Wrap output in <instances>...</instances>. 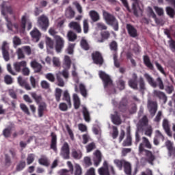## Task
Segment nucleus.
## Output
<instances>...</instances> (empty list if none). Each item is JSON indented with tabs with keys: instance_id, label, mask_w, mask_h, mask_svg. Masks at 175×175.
Wrapping results in <instances>:
<instances>
[{
	"instance_id": "1",
	"label": "nucleus",
	"mask_w": 175,
	"mask_h": 175,
	"mask_svg": "<svg viewBox=\"0 0 175 175\" xmlns=\"http://www.w3.org/2000/svg\"><path fill=\"white\" fill-rule=\"evenodd\" d=\"M55 44H54V41L51 38L46 37V44L47 50H53V49L55 48V51L57 53H61L65 44V41L64 40V38H62V37L59 36H55Z\"/></svg>"
},
{
	"instance_id": "2",
	"label": "nucleus",
	"mask_w": 175,
	"mask_h": 175,
	"mask_svg": "<svg viewBox=\"0 0 175 175\" xmlns=\"http://www.w3.org/2000/svg\"><path fill=\"white\" fill-rule=\"evenodd\" d=\"M13 13V9L12 6L8 2H3L1 5V14L5 16V18L7 21V27L10 31H17L18 29V26L17 25H12V22L6 17L8 14H12Z\"/></svg>"
},
{
	"instance_id": "3",
	"label": "nucleus",
	"mask_w": 175,
	"mask_h": 175,
	"mask_svg": "<svg viewBox=\"0 0 175 175\" xmlns=\"http://www.w3.org/2000/svg\"><path fill=\"white\" fill-rule=\"evenodd\" d=\"M103 17L109 25H111L115 31H118V22L116 18L106 11H103Z\"/></svg>"
},
{
	"instance_id": "4",
	"label": "nucleus",
	"mask_w": 175,
	"mask_h": 175,
	"mask_svg": "<svg viewBox=\"0 0 175 175\" xmlns=\"http://www.w3.org/2000/svg\"><path fill=\"white\" fill-rule=\"evenodd\" d=\"M98 174L100 175H110L115 174L114 168L111 165H107V161H104L103 166L98 169Z\"/></svg>"
},
{
	"instance_id": "5",
	"label": "nucleus",
	"mask_w": 175,
	"mask_h": 175,
	"mask_svg": "<svg viewBox=\"0 0 175 175\" xmlns=\"http://www.w3.org/2000/svg\"><path fill=\"white\" fill-rule=\"evenodd\" d=\"M114 163L116 166L121 170L122 169V165L124 166V172L126 174L129 175L131 174V164L124 160H114Z\"/></svg>"
},
{
	"instance_id": "6",
	"label": "nucleus",
	"mask_w": 175,
	"mask_h": 175,
	"mask_svg": "<svg viewBox=\"0 0 175 175\" xmlns=\"http://www.w3.org/2000/svg\"><path fill=\"white\" fill-rule=\"evenodd\" d=\"M68 69H65L61 72H59L58 73L56 74V77L57 80V85L59 87H64L65 85V82H64V79L61 78V75L64 77V79H68L69 78V71H68Z\"/></svg>"
},
{
	"instance_id": "7",
	"label": "nucleus",
	"mask_w": 175,
	"mask_h": 175,
	"mask_svg": "<svg viewBox=\"0 0 175 175\" xmlns=\"http://www.w3.org/2000/svg\"><path fill=\"white\" fill-rule=\"evenodd\" d=\"M38 25L42 31H47L49 28V18L44 15H42L38 19Z\"/></svg>"
},
{
	"instance_id": "8",
	"label": "nucleus",
	"mask_w": 175,
	"mask_h": 175,
	"mask_svg": "<svg viewBox=\"0 0 175 175\" xmlns=\"http://www.w3.org/2000/svg\"><path fill=\"white\" fill-rule=\"evenodd\" d=\"M100 78L103 80L104 87L105 88H107V87H110L112 84L111 79H110V77L106 74V72L103 71H99L98 73Z\"/></svg>"
},
{
	"instance_id": "9",
	"label": "nucleus",
	"mask_w": 175,
	"mask_h": 175,
	"mask_svg": "<svg viewBox=\"0 0 175 175\" xmlns=\"http://www.w3.org/2000/svg\"><path fill=\"white\" fill-rule=\"evenodd\" d=\"M67 165L70 169V172L71 173H73L75 175H81L82 174V170L81 167L79 164H75L74 167L73 165H72V163L70 161L67 162Z\"/></svg>"
},
{
	"instance_id": "10",
	"label": "nucleus",
	"mask_w": 175,
	"mask_h": 175,
	"mask_svg": "<svg viewBox=\"0 0 175 175\" xmlns=\"http://www.w3.org/2000/svg\"><path fill=\"white\" fill-rule=\"evenodd\" d=\"M21 27L23 29H25V27H27V29L29 30L32 28V23L29 18H27L26 15H24L21 19Z\"/></svg>"
},
{
	"instance_id": "11",
	"label": "nucleus",
	"mask_w": 175,
	"mask_h": 175,
	"mask_svg": "<svg viewBox=\"0 0 175 175\" xmlns=\"http://www.w3.org/2000/svg\"><path fill=\"white\" fill-rule=\"evenodd\" d=\"M93 162L94 166H99V164L102 162V153H100V151L96 150L94 153Z\"/></svg>"
},
{
	"instance_id": "12",
	"label": "nucleus",
	"mask_w": 175,
	"mask_h": 175,
	"mask_svg": "<svg viewBox=\"0 0 175 175\" xmlns=\"http://www.w3.org/2000/svg\"><path fill=\"white\" fill-rule=\"evenodd\" d=\"M8 49H9V45L6 42V41H4L2 44V53H3V57L5 59V61L8 62L10 59L9 57V52H8Z\"/></svg>"
},
{
	"instance_id": "13",
	"label": "nucleus",
	"mask_w": 175,
	"mask_h": 175,
	"mask_svg": "<svg viewBox=\"0 0 175 175\" xmlns=\"http://www.w3.org/2000/svg\"><path fill=\"white\" fill-rule=\"evenodd\" d=\"M92 59L94 64L97 65H102L103 64V58L99 52H95L92 54Z\"/></svg>"
},
{
	"instance_id": "14",
	"label": "nucleus",
	"mask_w": 175,
	"mask_h": 175,
	"mask_svg": "<svg viewBox=\"0 0 175 175\" xmlns=\"http://www.w3.org/2000/svg\"><path fill=\"white\" fill-rule=\"evenodd\" d=\"M139 152H144V154H146V157L148 158V160L152 163V161H154L155 159V157L154 155H152V153L151 152L145 150L144 148H143V144H140L139 147Z\"/></svg>"
},
{
	"instance_id": "15",
	"label": "nucleus",
	"mask_w": 175,
	"mask_h": 175,
	"mask_svg": "<svg viewBox=\"0 0 175 175\" xmlns=\"http://www.w3.org/2000/svg\"><path fill=\"white\" fill-rule=\"evenodd\" d=\"M61 155L64 159H69V145L65 143L62 148Z\"/></svg>"
},
{
	"instance_id": "16",
	"label": "nucleus",
	"mask_w": 175,
	"mask_h": 175,
	"mask_svg": "<svg viewBox=\"0 0 175 175\" xmlns=\"http://www.w3.org/2000/svg\"><path fill=\"white\" fill-rule=\"evenodd\" d=\"M133 10L134 12L135 16H142V13H143V10L140 8V5H139V1L133 3Z\"/></svg>"
},
{
	"instance_id": "17",
	"label": "nucleus",
	"mask_w": 175,
	"mask_h": 175,
	"mask_svg": "<svg viewBox=\"0 0 175 175\" xmlns=\"http://www.w3.org/2000/svg\"><path fill=\"white\" fill-rule=\"evenodd\" d=\"M157 103L156 102H148V109L152 116H154L157 113Z\"/></svg>"
},
{
	"instance_id": "18",
	"label": "nucleus",
	"mask_w": 175,
	"mask_h": 175,
	"mask_svg": "<svg viewBox=\"0 0 175 175\" xmlns=\"http://www.w3.org/2000/svg\"><path fill=\"white\" fill-rule=\"evenodd\" d=\"M165 146L169 151L170 157H175V148L173 147V144L170 141H167Z\"/></svg>"
},
{
	"instance_id": "19",
	"label": "nucleus",
	"mask_w": 175,
	"mask_h": 175,
	"mask_svg": "<svg viewBox=\"0 0 175 175\" xmlns=\"http://www.w3.org/2000/svg\"><path fill=\"white\" fill-rule=\"evenodd\" d=\"M68 27L72 29H75V31H77L78 33L81 32V26L77 22H71L69 23Z\"/></svg>"
},
{
	"instance_id": "20",
	"label": "nucleus",
	"mask_w": 175,
	"mask_h": 175,
	"mask_svg": "<svg viewBox=\"0 0 175 175\" xmlns=\"http://www.w3.org/2000/svg\"><path fill=\"white\" fill-rule=\"evenodd\" d=\"M30 35L31 36L33 39L36 40V42H39L40 36H42L40 31H39L38 29H33V30L31 31Z\"/></svg>"
},
{
	"instance_id": "21",
	"label": "nucleus",
	"mask_w": 175,
	"mask_h": 175,
	"mask_svg": "<svg viewBox=\"0 0 175 175\" xmlns=\"http://www.w3.org/2000/svg\"><path fill=\"white\" fill-rule=\"evenodd\" d=\"M71 64H72V61L70 60V57H69V56L68 55H65L64 62H63L64 69H70Z\"/></svg>"
},
{
	"instance_id": "22",
	"label": "nucleus",
	"mask_w": 175,
	"mask_h": 175,
	"mask_svg": "<svg viewBox=\"0 0 175 175\" xmlns=\"http://www.w3.org/2000/svg\"><path fill=\"white\" fill-rule=\"evenodd\" d=\"M25 66H27V62L25 61H22L14 64V67L16 72H20V70H21V68H25Z\"/></svg>"
},
{
	"instance_id": "23",
	"label": "nucleus",
	"mask_w": 175,
	"mask_h": 175,
	"mask_svg": "<svg viewBox=\"0 0 175 175\" xmlns=\"http://www.w3.org/2000/svg\"><path fill=\"white\" fill-rule=\"evenodd\" d=\"M163 127L168 136H172V132H170V126H169V121L164 119L163 121Z\"/></svg>"
},
{
	"instance_id": "24",
	"label": "nucleus",
	"mask_w": 175,
	"mask_h": 175,
	"mask_svg": "<svg viewBox=\"0 0 175 175\" xmlns=\"http://www.w3.org/2000/svg\"><path fill=\"white\" fill-rule=\"evenodd\" d=\"M126 28L129 35H131L133 38H136V36H137V31L135 27L131 25H127Z\"/></svg>"
},
{
	"instance_id": "25",
	"label": "nucleus",
	"mask_w": 175,
	"mask_h": 175,
	"mask_svg": "<svg viewBox=\"0 0 175 175\" xmlns=\"http://www.w3.org/2000/svg\"><path fill=\"white\" fill-rule=\"evenodd\" d=\"M31 68H34V70L36 73L40 72L42 70V65L38 63L36 61L33 60L30 64Z\"/></svg>"
},
{
	"instance_id": "26",
	"label": "nucleus",
	"mask_w": 175,
	"mask_h": 175,
	"mask_svg": "<svg viewBox=\"0 0 175 175\" xmlns=\"http://www.w3.org/2000/svg\"><path fill=\"white\" fill-rule=\"evenodd\" d=\"M111 121L115 125H120L121 124V119H120V116H118V113L115 112L113 115L111 116Z\"/></svg>"
},
{
	"instance_id": "27",
	"label": "nucleus",
	"mask_w": 175,
	"mask_h": 175,
	"mask_svg": "<svg viewBox=\"0 0 175 175\" xmlns=\"http://www.w3.org/2000/svg\"><path fill=\"white\" fill-rule=\"evenodd\" d=\"M133 77V79L129 81V87H131V88H133V90H136V88H137V82L136 81V79L137 78V76H136V74H134Z\"/></svg>"
},
{
	"instance_id": "28",
	"label": "nucleus",
	"mask_w": 175,
	"mask_h": 175,
	"mask_svg": "<svg viewBox=\"0 0 175 175\" xmlns=\"http://www.w3.org/2000/svg\"><path fill=\"white\" fill-rule=\"evenodd\" d=\"M82 107V113L83 114L85 121H86V122H90L91 120V118H90V112L88 111V109H87V107H85V106H83Z\"/></svg>"
},
{
	"instance_id": "29",
	"label": "nucleus",
	"mask_w": 175,
	"mask_h": 175,
	"mask_svg": "<svg viewBox=\"0 0 175 175\" xmlns=\"http://www.w3.org/2000/svg\"><path fill=\"white\" fill-rule=\"evenodd\" d=\"M51 136H52V140H51V148L56 152V151H57V136L54 133H52Z\"/></svg>"
},
{
	"instance_id": "30",
	"label": "nucleus",
	"mask_w": 175,
	"mask_h": 175,
	"mask_svg": "<svg viewBox=\"0 0 175 175\" xmlns=\"http://www.w3.org/2000/svg\"><path fill=\"white\" fill-rule=\"evenodd\" d=\"M154 94L155 96H158V98H159L160 99H162V100L164 103H166V100H167V98H166V96L165 95V94L163 92H159L157 90H154Z\"/></svg>"
},
{
	"instance_id": "31",
	"label": "nucleus",
	"mask_w": 175,
	"mask_h": 175,
	"mask_svg": "<svg viewBox=\"0 0 175 175\" xmlns=\"http://www.w3.org/2000/svg\"><path fill=\"white\" fill-rule=\"evenodd\" d=\"M89 15L91 18V19L92 20V21H99V14H98V12H96V11L94 10H92L89 12Z\"/></svg>"
},
{
	"instance_id": "32",
	"label": "nucleus",
	"mask_w": 175,
	"mask_h": 175,
	"mask_svg": "<svg viewBox=\"0 0 175 175\" xmlns=\"http://www.w3.org/2000/svg\"><path fill=\"white\" fill-rule=\"evenodd\" d=\"M159 140H163V135H162L159 131H156V136L154 139L155 146H158L159 144Z\"/></svg>"
},
{
	"instance_id": "33",
	"label": "nucleus",
	"mask_w": 175,
	"mask_h": 175,
	"mask_svg": "<svg viewBox=\"0 0 175 175\" xmlns=\"http://www.w3.org/2000/svg\"><path fill=\"white\" fill-rule=\"evenodd\" d=\"M75 109H79L80 107V98L76 94L72 96Z\"/></svg>"
},
{
	"instance_id": "34",
	"label": "nucleus",
	"mask_w": 175,
	"mask_h": 175,
	"mask_svg": "<svg viewBox=\"0 0 175 175\" xmlns=\"http://www.w3.org/2000/svg\"><path fill=\"white\" fill-rule=\"evenodd\" d=\"M147 13H148V16H149V17H152V18L154 19L157 24H159V22H158V20L157 19V15L155 14V13L152 10V8H151L150 7L148 8Z\"/></svg>"
},
{
	"instance_id": "35",
	"label": "nucleus",
	"mask_w": 175,
	"mask_h": 175,
	"mask_svg": "<svg viewBox=\"0 0 175 175\" xmlns=\"http://www.w3.org/2000/svg\"><path fill=\"white\" fill-rule=\"evenodd\" d=\"M144 77L150 85H151L152 87H157V83H155V81H154V79H152V77H151V76L148 75V74H145Z\"/></svg>"
},
{
	"instance_id": "36",
	"label": "nucleus",
	"mask_w": 175,
	"mask_h": 175,
	"mask_svg": "<svg viewBox=\"0 0 175 175\" xmlns=\"http://www.w3.org/2000/svg\"><path fill=\"white\" fill-rule=\"evenodd\" d=\"M66 16L68 18H73L75 17V11L72 10V8L68 7L66 10Z\"/></svg>"
},
{
	"instance_id": "37",
	"label": "nucleus",
	"mask_w": 175,
	"mask_h": 175,
	"mask_svg": "<svg viewBox=\"0 0 175 175\" xmlns=\"http://www.w3.org/2000/svg\"><path fill=\"white\" fill-rule=\"evenodd\" d=\"M79 91L83 98H87V89H85V85H84V84H79Z\"/></svg>"
},
{
	"instance_id": "38",
	"label": "nucleus",
	"mask_w": 175,
	"mask_h": 175,
	"mask_svg": "<svg viewBox=\"0 0 175 175\" xmlns=\"http://www.w3.org/2000/svg\"><path fill=\"white\" fill-rule=\"evenodd\" d=\"M72 155L75 159H81L83 157V153L80 150H72Z\"/></svg>"
},
{
	"instance_id": "39",
	"label": "nucleus",
	"mask_w": 175,
	"mask_h": 175,
	"mask_svg": "<svg viewBox=\"0 0 175 175\" xmlns=\"http://www.w3.org/2000/svg\"><path fill=\"white\" fill-rule=\"evenodd\" d=\"M64 100H66V102H68V107H72V103L70 102V96H69V93L66 90L64 92Z\"/></svg>"
},
{
	"instance_id": "40",
	"label": "nucleus",
	"mask_w": 175,
	"mask_h": 175,
	"mask_svg": "<svg viewBox=\"0 0 175 175\" xmlns=\"http://www.w3.org/2000/svg\"><path fill=\"white\" fill-rule=\"evenodd\" d=\"M81 46L82 49H83V50H88V49H90L88 42H87V40L84 38H83L81 40Z\"/></svg>"
},
{
	"instance_id": "41",
	"label": "nucleus",
	"mask_w": 175,
	"mask_h": 175,
	"mask_svg": "<svg viewBox=\"0 0 175 175\" xmlns=\"http://www.w3.org/2000/svg\"><path fill=\"white\" fill-rule=\"evenodd\" d=\"M68 38L70 42H75L77 38V36H76V33H73V31H70L68 33Z\"/></svg>"
},
{
	"instance_id": "42",
	"label": "nucleus",
	"mask_w": 175,
	"mask_h": 175,
	"mask_svg": "<svg viewBox=\"0 0 175 175\" xmlns=\"http://www.w3.org/2000/svg\"><path fill=\"white\" fill-rule=\"evenodd\" d=\"M45 109H46V104L42 103L39 105V108H38L39 117H43V112L44 111Z\"/></svg>"
},
{
	"instance_id": "43",
	"label": "nucleus",
	"mask_w": 175,
	"mask_h": 175,
	"mask_svg": "<svg viewBox=\"0 0 175 175\" xmlns=\"http://www.w3.org/2000/svg\"><path fill=\"white\" fill-rule=\"evenodd\" d=\"M83 32L84 33H88V31L90 30V25H88V20H83Z\"/></svg>"
},
{
	"instance_id": "44",
	"label": "nucleus",
	"mask_w": 175,
	"mask_h": 175,
	"mask_svg": "<svg viewBox=\"0 0 175 175\" xmlns=\"http://www.w3.org/2000/svg\"><path fill=\"white\" fill-rule=\"evenodd\" d=\"M52 62L53 66L59 67L61 66V60H59V57H53L52 59Z\"/></svg>"
},
{
	"instance_id": "45",
	"label": "nucleus",
	"mask_w": 175,
	"mask_h": 175,
	"mask_svg": "<svg viewBox=\"0 0 175 175\" xmlns=\"http://www.w3.org/2000/svg\"><path fill=\"white\" fill-rule=\"evenodd\" d=\"M144 62L145 65H146L148 68H150V69H152V64H151V62H150V58L148 57V56L144 57Z\"/></svg>"
},
{
	"instance_id": "46",
	"label": "nucleus",
	"mask_w": 175,
	"mask_h": 175,
	"mask_svg": "<svg viewBox=\"0 0 175 175\" xmlns=\"http://www.w3.org/2000/svg\"><path fill=\"white\" fill-rule=\"evenodd\" d=\"M132 144V137L130 134L127 135L126 140L123 142V146H128Z\"/></svg>"
},
{
	"instance_id": "47",
	"label": "nucleus",
	"mask_w": 175,
	"mask_h": 175,
	"mask_svg": "<svg viewBox=\"0 0 175 175\" xmlns=\"http://www.w3.org/2000/svg\"><path fill=\"white\" fill-rule=\"evenodd\" d=\"M148 123V120L147 119L146 116H144L142 120L139 121V124L137 125L138 128L139 126H144L145 125H147Z\"/></svg>"
},
{
	"instance_id": "48",
	"label": "nucleus",
	"mask_w": 175,
	"mask_h": 175,
	"mask_svg": "<svg viewBox=\"0 0 175 175\" xmlns=\"http://www.w3.org/2000/svg\"><path fill=\"white\" fill-rule=\"evenodd\" d=\"M23 50V49L21 48L17 49L16 54L18 55V59H23V58H25V55H24Z\"/></svg>"
},
{
	"instance_id": "49",
	"label": "nucleus",
	"mask_w": 175,
	"mask_h": 175,
	"mask_svg": "<svg viewBox=\"0 0 175 175\" xmlns=\"http://www.w3.org/2000/svg\"><path fill=\"white\" fill-rule=\"evenodd\" d=\"M30 95L31 96V98L36 100L37 103H40V100H42V97L40 96H37L36 92H31Z\"/></svg>"
},
{
	"instance_id": "50",
	"label": "nucleus",
	"mask_w": 175,
	"mask_h": 175,
	"mask_svg": "<svg viewBox=\"0 0 175 175\" xmlns=\"http://www.w3.org/2000/svg\"><path fill=\"white\" fill-rule=\"evenodd\" d=\"M62 94V90L59 88H56L55 90V98L57 102L61 100V94Z\"/></svg>"
},
{
	"instance_id": "51",
	"label": "nucleus",
	"mask_w": 175,
	"mask_h": 175,
	"mask_svg": "<svg viewBox=\"0 0 175 175\" xmlns=\"http://www.w3.org/2000/svg\"><path fill=\"white\" fill-rule=\"evenodd\" d=\"M166 12H167V14H168V16H170V17H171V18L174 17L175 12H174V10H173V8H172L170 7H167Z\"/></svg>"
},
{
	"instance_id": "52",
	"label": "nucleus",
	"mask_w": 175,
	"mask_h": 175,
	"mask_svg": "<svg viewBox=\"0 0 175 175\" xmlns=\"http://www.w3.org/2000/svg\"><path fill=\"white\" fill-rule=\"evenodd\" d=\"M156 68L158 69V70L162 73L164 76H166V72H165V70L163 69V67L159 63L155 62Z\"/></svg>"
},
{
	"instance_id": "53",
	"label": "nucleus",
	"mask_w": 175,
	"mask_h": 175,
	"mask_svg": "<svg viewBox=\"0 0 175 175\" xmlns=\"http://www.w3.org/2000/svg\"><path fill=\"white\" fill-rule=\"evenodd\" d=\"M40 85L44 90H49V88H50V83H49L47 81H42L40 82Z\"/></svg>"
},
{
	"instance_id": "54",
	"label": "nucleus",
	"mask_w": 175,
	"mask_h": 175,
	"mask_svg": "<svg viewBox=\"0 0 175 175\" xmlns=\"http://www.w3.org/2000/svg\"><path fill=\"white\" fill-rule=\"evenodd\" d=\"M10 133H12V128L8 127L3 130V135L5 137H9L10 136Z\"/></svg>"
},
{
	"instance_id": "55",
	"label": "nucleus",
	"mask_w": 175,
	"mask_h": 175,
	"mask_svg": "<svg viewBox=\"0 0 175 175\" xmlns=\"http://www.w3.org/2000/svg\"><path fill=\"white\" fill-rule=\"evenodd\" d=\"M14 47H17V46H20L21 44V40L18 37H14L13 38Z\"/></svg>"
},
{
	"instance_id": "56",
	"label": "nucleus",
	"mask_w": 175,
	"mask_h": 175,
	"mask_svg": "<svg viewBox=\"0 0 175 175\" xmlns=\"http://www.w3.org/2000/svg\"><path fill=\"white\" fill-rule=\"evenodd\" d=\"M39 163L40 165H44V166H47V165H49L47 158L46 157H42L41 159H39Z\"/></svg>"
},
{
	"instance_id": "57",
	"label": "nucleus",
	"mask_w": 175,
	"mask_h": 175,
	"mask_svg": "<svg viewBox=\"0 0 175 175\" xmlns=\"http://www.w3.org/2000/svg\"><path fill=\"white\" fill-rule=\"evenodd\" d=\"M20 107H21V110L23 111H24V113H25L26 114L29 116V114H30L29 109H28V107H27V105H25V104H21Z\"/></svg>"
},
{
	"instance_id": "58",
	"label": "nucleus",
	"mask_w": 175,
	"mask_h": 175,
	"mask_svg": "<svg viewBox=\"0 0 175 175\" xmlns=\"http://www.w3.org/2000/svg\"><path fill=\"white\" fill-rule=\"evenodd\" d=\"M4 81L5 84H12L13 83V78L10 77V75H6L4 77Z\"/></svg>"
},
{
	"instance_id": "59",
	"label": "nucleus",
	"mask_w": 175,
	"mask_h": 175,
	"mask_svg": "<svg viewBox=\"0 0 175 175\" xmlns=\"http://www.w3.org/2000/svg\"><path fill=\"white\" fill-rule=\"evenodd\" d=\"M33 161H35V155L32 154H29L27 159V165H31Z\"/></svg>"
},
{
	"instance_id": "60",
	"label": "nucleus",
	"mask_w": 175,
	"mask_h": 175,
	"mask_svg": "<svg viewBox=\"0 0 175 175\" xmlns=\"http://www.w3.org/2000/svg\"><path fill=\"white\" fill-rule=\"evenodd\" d=\"M30 83L32 87V88H36V84H38V82L36 81V79L33 76L30 77Z\"/></svg>"
},
{
	"instance_id": "61",
	"label": "nucleus",
	"mask_w": 175,
	"mask_h": 175,
	"mask_svg": "<svg viewBox=\"0 0 175 175\" xmlns=\"http://www.w3.org/2000/svg\"><path fill=\"white\" fill-rule=\"evenodd\" d=\"M18 83L21 87H23L25 85L27 81L25 79H23L22 77H18Z\"/></svg>"
},
{
	"instance_id": "62",
	"label": "nucleus",
	"mask_w": 175,
	"mask_h": 175,
	"mask_svg": "<svg viewBox=\"0 0 175 175\" xmlns=\"http://www.w3.org/2000/svg\"><path fill=\"white\" fill-rule=\"evenodd\" d=\"M68 107H69V106L68 107V105H66V104H65L64 103H62L59 105V109L62 111H66V110H68Z\"/></svg>"
},
{
	"instance_id": "63",
	"label": "nucleus",
	"mask_w": 175,
	"mask_h": 175,
	"mask_svg": "<svg viewBox=\"0 0 175 175\" xmlns=\"http://www.w3.org/2000/svg\"><path fill=\"white\" fill-rule=\"evenodd\" d=\"M154 10L157 13L158 16H163V9L157 7H154Z\"/></svg>"
},
{
	"instance_id": "64",
	"label": "nucleus",
	"mask_w": 175,
	"mask_h": 175,
	"mask_svg": "<svg viewBox=\"0 0 175 175\" xmlns=\"http://www.w3.org/2000/svg\"><path fill=\"white\" fill-rule=\"evenodd\" d=\"M169 44L172 51H175V42L172 40H170Z\"/></svg>"
}]
</instances>
